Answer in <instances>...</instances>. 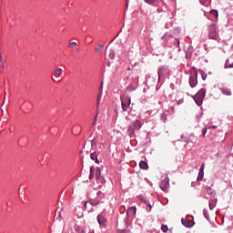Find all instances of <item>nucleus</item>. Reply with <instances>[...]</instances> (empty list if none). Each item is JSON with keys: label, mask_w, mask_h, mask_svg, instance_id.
<instances>
[{"label": "nucleus", "mask_w": 233, "mask_h": 233, "mask_svg": "<svg viewBox=\"0 0 233 233\" xmlns=\"http://www.w3.org/2000/svg\"><path fill=\"white\" fill-rule=\"evenodd\" d=\"M96 196L97 198H100V199H103V198H105V193L102 191H97Z\"/></svg>", "instance_id": "obj_30"}, {"label": "nucleus", "mask_w": 233, "mask_h": 233, "mask_svg": "<svg viewBox=\"0 0 233 233\" xmlns=\"http://www.w3.org/2000/svg\"><path fill=\"white\" fill-rule=\"evenodd\" d=\"M127 92H135L136 87H134V86H128L127 87Z\"/></svg>", "instance_id": "obj_31"}, {"label": "nucleus", "mask_w": 233, "mask_h": 233, "mask_svg": "<svg viewBox=\"0 0 233 233\" xmlns=\"http://www.w3.org/2000/svg\"><path fill=\"white\" fill-rule=\"evenodd\" d=\"M207 96V89L201 88L198 91V93L195 96H191L192 99H194L196 105L198 106H201L203 105V100L205 99Z\"/></svg>", "instance_id": "obj_2"}, {"label": "nucleus", "mask_w": 233, "mask_h": 233, "mask_svg": "<svg viewBox=\"0 0 233 233\" xmlns=\"http://www.w3.org/2000/svg\"><path fill=\"white\" fill-rule=\"evenodd\" d=\"M202 80H203V81H206V80H207V74H203V75H202Z\"/></svg>", "instance_id": "obj_42"}, {"label": "nucleus", "mask_w": 233, "mask_h": 233, "mask_svg": "<svg viewBox=\"0 0 233 233\" xmlns=\"http://www.w3.org/2000/svg\"><path fill=\"white\" fill-rule=\"evenodd\" d=\"M141 127L140 120L137 119L133 121L127 127V136H129V137H136V130H141Z\"/></svg>", "instance_id": "obj_1"}, {"label": "nucleus", "mask_w": 233, "mask_h": 233, "mask_svg": "<svg viewBox=\"0 0 233 233\" xmlns=\"http://www.w3.org/2000/svg\"><path fill=\"white\" fill-rule=\"evenodd\" d=\"M208 206L210 210H214V208H216V204L214 203V200H209Z\"/></svg>", "instance_id": "obj_27"}, {"label": "nucleus", "mask_w": 233, "mask_h": 233, "mask_svg": "<svg viewBox=\"0 0 233 233\" xmlns=\"http://www.w3.org/2000/svg\"><path fill=\"white\" fill-rule=\"evenodd\" d=\"M186 58L192 59V49L188 48L186 52Z\"/></svg>", "instance_id": "obj_24"}, {"label": "nucleus", "mask_w": 233, "mask_h": 233, "mask_svg": "<svg viewBox=\"0 0 233 233\" xmlns=\"http://www.w3.org/2000/svg\"><path fill=\"white\" fill-rule=\"evenodd\" d=\"M145 3H147V5H154V3H156V0H145Z\"/></svg>", "instance_id": "obj_39"}, {"label": "nucleus", "mask_w": 233, "mask_h": 233, "mask_svg": "<svg viewBox=\"0 0 233 233\" xmlns=\"http://www.w3.org/2000/svg\"><path fill=\"white\" fill-rule=\"evenodd\" d=\"M209 128H214V129H216V128H218V126H210Z\"/></svg>", "instance_id": "obj_45"}, {"label": "nucleus", "mask_w": 233, "mask_h": 233, "mask_svg": "<svg viewBox=\"0 0 233 233\" xmlns=\"http://www.w3.org/2000/svg\"><path fill=\"white\" fill-rule=\"evenodd\" d=\"M224 68H226V69L233 68V62L230 60H226Z\"/></svg>", "instance_id": "obj_19"}, {"label": "nucleus", "mask_w": 233, "mask_h": 233, "mask_svg": "<svg viewBox=\"0 0 233 233\" xmlns=\"http://www.w3.org/2000/svg\"><path fill=\"white\" fill-rule=\"evenodd\" d=\"M117 233H132L130 229H118Z\"/></svg>", "instance_id": "obj_33"}, {"label": "nucleus", "mask_w": 233, "mask_h": 233, "mask_svg": "<svg viewBox=\"0 0 233 233\" xmlns=\"http://www.w3.org/2000/svg\"><path fill=\"white\" fill-rule=\"evenodd\" d=\"M2 57H3V56H1V53H0V59H2Z\"/></svg>", "instance_id": "obj_49"}, {"label": "nucleus", "mask_w": 233, "mask_h": 233, "mask_svg": "<svg viewBox=\"0 0 233 233\" xmlns=\"http://www.w3.org/2000/svg\"><path fill=\"white\" fill-rule=\"evenodd\" d=\"M78 233H86V232L85 231V229H80L78 230Z\"/></svg>", "instance_id": "obj_44"}, {"label": "nucleus", "mask_w": 233, "mask_h": 233, "mask_svg": "<svg viewBox=\"0 0 233 233\" xmlns=\"http://www.w3.org/2000/svg\"><path fill=\"white\" fill-rule=\"evenodd\" d=\"M77 47V42H71L69 43V48H71V50H74V48Z\"/></svg>", "instance_id": "obj_28"}, {"label": "nucleus", "mask_w": 233, "mask_h": 233, "mask_svg": "<svg viewBox=\"0 0 233 233\" xmlns=\"http://www.w3.org/2000/svg\"><path fill=\"white\" fill-rule=\"evenodd\" d=\"M139 167L142 170H148V163L146 161H140Z\"/></svg>", "instance_id": "obj_17"}, {"label": "nucleus", "mask_w": 233, "mask_h": 233, "mask_svg": "<svg viewBox=\"0 0 233 233\" xmlns=\"http://www.w3.org/2000/svg\"><path fill=\"white\" fill-rule=\"evenodd\" d=\"M103 89V82H101V85H100V90Z\"/></svg>", "instance_id": "obj_48"}, {"label": "nucleus", "mask_w": 233, "mask_h": 233, "mask_svg": "<svg viewBox=\"0 0 233 233\" xmlns=\"http://www.w3.org/2000/svg\"><path fill=\"white\" fill-rule=\"evenodd\" d=\"M188 82L190 88H196L198 86V71L190 74Z\"/></svg>", "instance_id": "obj_5"}, {"label": "nucleus", "mask_w": 233, "mask_h": 233, "mask_svg": "<svg viewBox=\"0 0 233 233\" xmlns=\"http://www.w3.org/2000/svg\"><path fill=\"white\" fill-rule=\"evenodd\" d=\"M167 70H168V67L167 66H161L158 67L157 76L159 79H161V76H165V74H167Z\"/></svg>", "instance_id": "obj_9"}, {"label": "nucleus", "mask_w": 233, "mask_h": 233, "mask_svg": "<svg viewBox=\"0 0 233 233\" xmlns=\"http://www.w3.org/2000/svg\"><path fill=\"white\" fill-rule=\"evenodd\" d=\"M104 47H105V45L98 44L97 46L95 48V51L99 53V52H101V50H103Z\"/></svg>", "instance_id": "obj_25"}, {"label": "nucleus", "mask_w": 233, "mask_h": 233, "mask_svg": "<svg viewBox=\"0 0 233 233\" xmlns=\"http://www.w3.org/2000/svg\"><path fill=\"white\" fill-rule=\"evenodd\" d=\"M219 90L223 96H232V91L230 88L221 87Z\"/></svg>", "instance_id": "obj_14"}, {"label": "nucleus", "mask_w": 233, "mask_h": 233, "mask_svg": "<svg viewBox=\"0 0 233 233\" xmlns=\"http://www.w3.org/2000/svg\"><path fill=\"white\" fill-rule=\"evenodd\" d=\"M175 46H179V40L176 39L174 42Z\"/></svg>", "instance_id": "obj_41"}, {"label": "nucleus", "mask_w": 233, "mask_h": 233, "mask_svg": "<svg viewBox=\"0 0 233 233\" xmlns=\"http://www.w3.org/2000/svg\"><path fill=\"white\" fill-rule=\"evenodd\" d=\"M208 32L209 39H214V41H218V25L216 24H212L209 25Z\"/></svg>", "instance_id": "obj_4"}, {"label": "nucleus", "mask_w": 233, "mask_h": 233, "mask_svg": "<svg viewBox=\"0 0 233 233\" xmlns=\"http://www.w3.org/2000/svg\"><path fill=\"white\" fill-rule=\"evenodd\" d=\"M101 203H105V202L99 198H95L90 200V205H92V207H97V205H101Z\"/></svg>", "instance_id": "obj_15"}, {"label": "nucleus", "mask_w": 233, "mask_h": 233, "mask_svg": "<svg viewBox=\"0 0 233 233\" xmlns=\"http://www.w3.org/2000/svg\"><path fill=\"white\" fill-rule=\"evenodd\" d=\"M181 137H182L184 143H190V138H188V134L182 135Z\"/></svg>", "instance_id": "obj_26"}, {"label": "nucleus", "mask_w": 233, "mask_h": 233, "mask_svg": "<svg viewBox=\"0 0 233 233\" xmlns=\"http://www.w3.org/2000/svg\"><path fill=\"white\" fill-rule=\"evenodd\" d=\"M187 136L190 143H196V141H198V139L196 138V136H194V133H190Z\"/></svg>", "instance_id": "obj_20"}, {"label": "nucleus", "mask_w": 233, "mask_h": 233, "mask_svg": "<svg viewBox=\"0 0 233 233\" xmlns=\"http://www.w3.org/2000/svg\"><path fill=\"white\" fill-rule=\"evenodd\" d=\"M96 179H97V181H100L101 183L105 181V177L101 176V167H96Z\"/></svg>", "instance_id": "obj_11"}, {"label": "nucleus", "mask_w": 233, "mask_h": 233, "mask_svg": "<svg viewBox=\"0 0 233 233\" xmlns=\"http://www.w3.org/2000/svg\"><path fill=\"white\" fill-rule=\"evenodd\" d=\"M0 68H5V62L0 59Z\"/></svg>", "instance_id": "obj_40"}, {"label": "nucleus", "mask_w": 233, "mask_h": 233, "mask_svg": "<svg viewBox=\"0 0 233 233\" xmlns=\"http://www.w3.org/2000/svg\"><path fill=\"white\" fill-rule=\"evenodd\" d=\"M90 159L92 161H95V163H96V165H99V159L97 158V152L96 151H92V149L90 150Z\"/></svg>", "instance_id": "obj_12"}, {"label": "nucleus", "mask_w": 233, "mask_h": 233, "mask_svg": "<svg viewBox=\"0 0 233 233\" xmlns=\"http://www.w3.org/2000/svg\"><path fill=\"white\" fill-rule=\"evenodd\" d=\"M54 74H55L56 77H61V76L63 74V69H61V68L56 69Z\"/></svg>", "instance_id": "obj_22"}, {"label": "nucleus", "mask_w": 233, "mask_h": 233, "mask_svg": "<svg viewBox=\"0 0 233 233\" xmlns=\"http://www.w3.org/2000/svg\"><path fill=\"white\" fill-rule=\"evenodd\" d=\"M205 177V163H202L199 171H198V176L197 177V181H201L203 177Z\"/></svg>", "instance_id": "obj_8"}, {"label": "nucleus", "mask_w": 233, "mask_h": 233, "mask_svg": "<svg viewBox=\"0 0 233 233\" xmlns=\"http://www.w3.org/2000/svg\"><path fill=\"white\" fill-rule=\"evenodd\" d=\"M136 212H137V208H136V206L131 207L127 210V216L128 218H130V216H136Z\"/></svg>", "instance_id": "obj_13"}, {"label": "nucleus", "mask_w": 233, "mask_h": 233, "mask_svg": "<svg viewBox=\"0 0 233 233\" xmlns=\"http://www.w3.org/2000/svg\"><path fill=\"white\" fill-rule=\"evenodd\" d=\"M123 54H127V53H121L118 55V57H125V56Z\"/></svg>", "instance_id": "obj_43"}, {"label": "nucleus", "mask_w": 233, "mask_h": 233, "mask_svg": "<svg viewBox=\"0 0 233 233\" xmlns=\"http://www.w3.org/2000/svg\"><path fill=\"white\" fill-rule=\"evenodd\" d=\"M120 101H121V106H122L123 112H127L128 108H130L132 98L130 97V96L127 95V96H121Z\"/></svg>", "instance_id": "obj_3"}, {"label": "nucleus", "mask_w": 233, "mask_h": 233, "mask_svg": "<svg viewBox=\"0 0 233 233\" xmlns=\"http://www.w3.org/2000/svg\"><path fill=\"white\" fill-rule=\"evenodd\" d=\"M106 57H108V59H114L116 57V52L111 49L108 55L106 53Z\"/></svg>", "instance_id": "obj_18"}, {"label": "nucleus", "mask_w": 233, "mask_h": 233, "mask_svg": "<svg viewBox=\"0 0 233 233\" xmlns=\"http://www.w3.org/2000/svg\"><path fill=\"white\" fill-rule=\"evenodd\" d=\"M161 230H162V232H165V233L168 232V226L162 225L161 226Z\"/></svg>", "instance_id": "obj_29"}, {"label": "nucleus", "mask_w": 233, "mask_h": 233, "mask_svg": "<svg viewBox=\"0 0 233 233\" xmlns=\"http://www.w3.org/2000/svg\"><path fill=\"white\" fill-rule=\"evenodd\" d=\"M206 192L208 196H211V198H214V196H216V191H214V189H212V187H206Z\"/></svg>", "instance_id": "obj_16"}, {"label": "nucleus", "mask_w": 233, "mask_h": 233, "mask_svg": "<svg viewBox=\"0 0 233 233\" xmlns=\"http://www.w3.org/2000/svg\"><path fill=\"white\" fill-rule=\"evenodd\" d=\"M203 216L207 219V221H210V215L208 214V209H204L203 210Z\"/></svg>", "instance_id": "obj_23"}, {"label": "nucleus", "mask_w": 233, "mask_h": 233, "mask_svg": "<svg viewBox=\"0 0 233 233\" xmlns=\"http://www.w3.org/2000/svg\"><path fill=\"white\" fill-rule=\"evenodd\" d=\"M208 131V129L207 128V127H204L203 129H202V136H203V137H205V136H207V132Z\"/></svg>", "instance_id": "obj_38"}, {"label": "nucleus", "mask_w": 233, "mask_h": 233, "mask_svg": "<svg viewBox=\"0 0 233 233\" xmlns=\"http://www.w3.org/2000/svg\"><path fill=\"white\" fill-rule=\"evenodd\" d=\"M170 88H171V90H174V84L170 85Z\"/></svg>", "instance_id": "obj_46"}, {"label": "nucleus", "mask_w": 233, "mask_h": 233, "mask_svg": "<svg viewBox=\"0 0 233 233\" xmlns=\"http://www.w3.org/2000/svg\"><path fill=\"white\" fill-rule=\"evenodd\" d=\"M91 147L94 148V147H97V140L96 138H93L91 141Z\"/></svg>", "instance_id": "obj_32"}, {"label": "nucleus", "mask_w": 233, "mask_h": 233, "mask_svg": "<svg viewBox=\"0 0 233 233\" xmlns=\"http://www.w3.org/2000/svg\"><path fill=\"white\" fill-rule=\"evenodd\" d=\"M92 125H93V127H96V125H97V114L94 117Z\"/></svg>", "instance_id": "obj_36"}, {"label": "nucleus", "mask_w": 233, "mask_h": 233, "mask_svg": "<svg viewBox=\"0 0 233 233\" xmlns=\"http://www.w3.org/2000/svg\"><path fill=\"white\" fill-rule=\"evenodd\" d=\"M85 207H86V203L85 204Z\"/></svg>", "instance_id": "obj_51"}, {"label": "nucleus", "mask_w": 233, "mask_h": 233, "mask_svg": "<svg viewBox=\"0 0 233 233\" xmlns=\"http://www.w3.org/2000/svg\"><path fill=\"white\" fill-rule=\"evenodd\" d=\"M210 14H211V15H214V17H218V10H214V9L210 11Z\"/></svg>", "instance_id": "obj_35"}, {"label": "nucleus", "mask_w": 233, "mask_h": 233, "mask_svg": "<svg viewBox=\"0 0 233 233\" xmlns=\"http://www.w3.org/2000/svg\"><path fill=\"white\" fill-rule=\"evenodd\" d=\"M106 66H110V61L106 62Z\"/></svg>", "instance_id": "obj_47"}, {"label": "nucleus", "mask_w": 233, "mask_h": 233, "mask_svg": "<svg viewBox=\"0 0 233 233\" xmlns=\"http://www.w3.org/2000/svg\"><path fill=\"white\" fill-rule=\"evenodd\" d=\"M181 223L187 228H192V227H194V221L192 220H187L185 218H181Z\"/></svg>", "instance_id": "obj_10"}, {"label": "nucleus", "mask_w": 233, "mask_h": 233, "mask_svg": "<svg viewBox=\"0 0 233 233\" xmlns=\"http://www.w3.org/2000/svg\"><path fill=\"white\" fill-rule=\"evenodd\" d=\"M96 219L100 227H106V223H108V220H106L105 217H103L102 215H97Z\"/></svg>", "instance_id": "obj_7"}, {"label": "nucleus", "mask_w": 233, "mask_h": 233, "mask_svg": "<svg viewBox=\"0 0 233 233\" xmlns=\"http://www.w3.org/2000/svg\"><path fill=\"white\" fill-rule=\"evenodd\" d=\"M97 103H99V98H97Z\"/></svg>", "instance_id": "obj_50"}, {"label": "nucleus", "mask_w": 233, "mask_h": 233, "mask_svg": "<svg viewBox=\"0 0 233 233\" xmlns=\"http://www.w3.org/2000/svg\"><path fill=\"white\" fill-rule=\"evenodd\" d=\"M160 117H161V121H163L165 123V121H167V114L165 113H162L160 115Z\"/></svg>", "instance_id": "obj_34"}, {"label": "nucleus", "mask_w": 233, "mask_h": 233, "mask_svg": "<svg viewBox=\"0 0 233 233\" xmlns=\"http://www.w3.org/2000/svg\"><path fill=\"white\" fill-rule=\"evenodd\" d=\"M146 210L147 212H152V205H150V203L147 204Z\"/></svg>", "instance_id": "obj_37"}, {"label": "nucleus", "mask_w": 233, "mask_h": 233, "mask_svg": "<svg viewBox=\"0 0 233 233\" xmlns=\"http://www.w3.org/2000/svg\"><path fill=\"white\" fill-rule=\"evenodd\" d=\"M160 188L163 192H168V188H170V178L166 177L160 183Z\"/></svg>", "instance_id": "obj_6"}, {"label": "nucleus", "mask_w": 233, "mask_h": 233, "mask_svg": "<svg viewBox=\"0 0 233 233\" xmlns=\"http://www.w3.org/2000/svg\"><path fill=\"white\" fill-rule=\"evenodd\" d=\"M96 174V168L94 166L90 167L89 179H94V176Z\"/></svg>", "instance_id": "obj_21"}]
</instances>
